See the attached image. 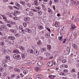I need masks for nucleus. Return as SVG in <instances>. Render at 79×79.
<instances>
[{
  "label": "nucleus",
  "instance_id": "1",
  "mask_svg": "<svg viewBox=\"0 0 79 79\" xmlns=\"http://www.w3.org/2000/svg\"><path fill=\"white\" fill-rule=\"evenodd\" d=\"M13 56L14 57V58L15 60H19L21 59V56H19L18 54L16 53L14 54Z\"/></svg>",
  "mask_w": 79,
  "mask_h": 79
},
{
  "label": "nucleus",
  "instance_id": "2",
  "mask_svg": "<svg viewBox=\"0 0 79 79\" xmlns=\"http://www.w3.org/2000/svg\"><path fill=\"white\" fill-rule=\"evenodd\" d=\"M37 64L39 66H42V65H43V63L41 61H38L37 63Z\"/></svg>",
  "mask_w": 79,
  "mask_h": 79
},
{
  "label": "nucleus",
  "instance_id": "3",
  "mask_svg": "<svg viewBox=\"0 0 79 79\" xmlns=\"http://www.w3.org/2000/svg\"><path fill=\"white\" fill-rule=\"evenodd\" d=\"M30 20H31V19L29 17H26L24 18V21H30Z\"/></svg>",
  "mask_w": 79,
  "mask_h": 79
},
{
  "label": "nucleus",
  "instance_id": "4",
  "mask_svg": "<svg viewBox=\"0 0 79 79\" xmlns=\"http://www.w3.org/2000/svg\"><path fill=\"white\" fill-rule=\"evenodd\" d=\"M25 31L26 32H28L29 33H31V32H32V30L29 28H26Z\"/></svg>",
  "mask_w": 79,
  "mask_h": 79
},
{
  "label": "nucleus",
  "instance_id": "5",
  "mask_svg": "<svg viewBox=\"0 0 79 79\" xmlns=\"http://www.w3.org/2000/svg\"><path fill=\"white\" fill-rule=\"evenodd\" d=\"M19 48L22 51H24V50H25V48L24 47L22 46H20L19 47Z\"/></svg>",
  "mask_w": 79,
  "mask_h": 79
},
{
  "label": "nucleus",
  "instance_id": "6",
  "mask_svg": "<svg viewBox=\"0 0 79 79\" xmlns=\"http://www.w3.org/2000/svg\"><path fill=\"white\" fill-rule=\"evenodd\" d=\"M8 38L10 39L11 40H14L15 39V38L14 36H10L8 37Z\"/></svg>",
  "mask_w": 79,
  "mask_h": 79
},
{
  "label": "nucleus",
  "instance_id": "7",
  "mask_svg": "<svg viewBox=\"0 0 79 79\" xmlns=\"http://www.w3.org/2000/svg\"><path fill=\"white\" fill-rule=\"evenodd\" d=\"M45 36L46 38H50V34L47 33L45 35Z\"/></svg>",
  "mask_w": 79,
  "mask_h": 79
},
{
  "label": "nucleus",
  "instance_id": "8",
  "mask_svg": "<svg viewBox=\"0 0 79 79\" xmlns=\"http://www.w3.org/2000/svg\"><path fill=\"white\" fill-rule=\"evenodd\" d=\"M14 70L15 71V72H18V73H20V70L19 69H18V68H15Z\"/></svg>",
  "mask_w": 79,
  "mask_h": 79
},
{
  "label": "nucleus",
  "instance_id": "9",
  "mask_svg": "<svg viewBox=\"0 0 79 79\" xmlns=\"http://www.w3.org/2000/svg\"><path fill=\"white\" fill-rule=\"evenodd\" d=\"M34 53L35 55L37 56L39 55V51L37 50H35Z\"/></svg>",
  "mask_w": 79,
  "mask_h": 79
},
{
  "label": "nucleus",
  "instance_id": "10",
  "mask_svg": "<svg viewBox=\"0 0 79 79\" xmlns=\"http://www.w3.org/2000/svg\"><path fill=\"white\" fill-rule=\"evenodd\" d=\"M59 39L60 41H61L62 42V41H63L64 39H63V36H59Z\"/></svg>",
  "mask_w": 79,
  "mask_h": 79
},
{
  "label": "nucleus",
  "instance_id": "11",
  "mask_svg": "<svg viewBox=\"0 0 79 79\" xmlns=\"http://www.w3.org/2000/svg\"><path fill=\"white\" fill-rule=\"evenodd\" d=\"M38 28L39 29H40V30H42L44 28L43 27V26L42 25H40L38 26Z\"/></svg>",
  "mask_w": 79,
  "mask_h": 79
},
{
  "label": "nucleus",
  "instance_id": "12",
  "mask_svg": "<svg viewBox=\"0 0 79 79\" xmlns=\"http://www.w3.org/2000/svg\"><path fill=\"white\" fill-rule=\"evenodd\" d=\"M66 50H67V52L69 53V52H70L71 48L69 46L67 47Z\"/></svg>",
  "mask_w": 79,
  "mask_h": 79
},
{
  "label": "nucleus",
  "instance_id": "13",
  "mask_svg": "<svg viewBox=\"0 0 79 79\" xmlns=\"http://www.w3.org/2000/svg\"><path fill=\"white\" fill-rule=\"evenodd\" d=\"M75 28H76V26H75V25H74V24H72L71 29H72V30H74Z\"/></svg>",
  "mask_w": 79,
  "mask_h": 79
},
{
  "label": "nucleus",
  "instance_id": "14",
  "mask_svg": "<svg viewBox=\"0 0 79 79\" xmlns=\"http://www.w3.org/2000/svg\"><path fill=\"white\" fill-rule=\"evenodd\" d=\"M34 2L35 5L38 6V1L37 0H35V1H34Z\"/></svg>",
  "mask_w": 79,
  "mask_h": 79
},
{
  "label": "nucleus",
  "instance_id": "15",
  "mask_svg": "<svg viewBox=\"0 0 79 79\" xmlns=\"http://www.w3.org/2000/svg\"><path fill=\"white\" fill-rule=\"evenodd\" d=\"M46 50H47L46 48H42L41 49V52H45Z\"/></svg>",
  "mask_w": 79,
  "mask_h": 79
},
{
  "label": "nucleus",
  "instance_id": "16",
  "mask_svg": "<svg viewBox=\"0 0 79 79\" xmlns=\"http://www.w3.org/2000/svg\"><path fill=\"white\" fill-rule=\"evenodd\" d=\"M20 3L22 4V5H25L26 4V3H25V2L24 1H20Z\"/></svg>",
  "mask_w": 79,
  "mask_h": 79
},
{
  "label": "nucleus",
  "instance_id": "17",
  "mask_svg": "<svg viewBox=\"0 0 79 79\" xmlns=\"http://www.w3.org/2000/svg\"><path fill=\"white\" fill-rule=\"evenodd\" d=\"M56 76L54 75V76H53V75H50L49 76V78H50V79H54V78H55V77Z\"/></svg>",
  "mask_w": 79,
  "mask_h": 79
},
{
  "label": "nucleus",
  "instance_id": "18",
  "mask_svg": "<svg viewBox=\"0 0 79 79\" xmlns=\"http://www.w3.org/2000/svg\"><path fill=\"white\" fill-rule=\"evenodd\" d=\"M59 26H60V23H59L56 22L55 23L56 27H58Z\"/></svg>",
  "mask_w": 79,
  "mask_h": 79
},
{
  "label": "nucleus",
  "instance_id": "19",
  "mask_svg": "<svg viewBox=\"0 0 79 79\" xmlns=\"http://www.w3.org/2000/svg\"><path fill=\"white\" fill-rule=\"evenodd\" d=\"M21 56L22 58H23V59H24V58H25L26 57V55L24 54H21Z\"/></svg>",
  "mask_w": 79,
  "mask_h": 79
},
{
  "label": "nucleus",
  "instance_id": "20",
  "mask_svg": "<svg viewBox=\"0 0 79 79\" xmlns=\"http://www.w3.org/2000/svg\"><path fill=\"white\" fill-rule=\"evenodd\" d=\"M48 11L49 13L51 14L52 13V9H51L50 8H48Z\"/></svg>",
  "mask_w": 79,
  "mask_h": 79
},
{
  "label": "nucleus",
  "instance_id": "21",
  "mask_svg": "<svg viewBox=\"0 0 79 79\" xmlns=\"http://www.w3.org/2000/svg\"><path fill=\"white\" fill-rule=\"evenodd\" d=\"M7 61H8V60H7L4 59L3 60L2 63H6Z\"/></svg>",
  "mask_w": 79,
  "mask_h": 79
},
{
  "label": "nucleus",
  "instance_id": "22",
  "mask_svg": "<svg viewBox=\"0 0 79 79\" xmlns=\"http://www.w3.org/2000/svg\"><path fill=\"white\" fill-rule=\"evenodd\" d=\"M10 31H11V32H12L13 33H15L16 32V31L15 30H13V29H10Z\"/></svg>",
  "mask_w": 79,
  "mask_h": 79
},
{
  "label": "nucleus",
  "instance_id": "23",
  "mask_svg": "<svg viewBox=\"0 0 79 79\" xmlns=\"http://www.w3.org/2000/svg\"><path fill=\"white\" fill-rule=\"evenodd\" d=\"M2 65L3 67H5V68H6L7 66V65L6 63H3Z\"/></svg>",
  "mask_w": 79,
  "mask_h": 79
},
{
  "label": "nucleus",
  "instance_id": "24",
  "mask_svg": "<svg viewBox=\"0 0 79 79\" xmlns=\"http://www.w3.org/2000/svg\"><path fill=\"white\" fill-rule=\"evenodd\" d=\"M73 47L75 49H77V45L76 44H73L72 45Z\"/></svg>",
  "mask_w": 79,
  "mask_h": 79
},
{
  "label": "nucleus",
  "instance_id": "25",
  "mask_svg": "<svg viewBox=\"0 0 79 79\" xmlns=\"http://www.w3.org/2000/svg\"><path fill=\"white\" fill-rule=\"evenodd\" d=\"M19 51L18 50L16 49L14 50V53H19Z\"/></svg>",
  "mask_w": 79,
  "mask_h": 79
},
{
  "label": "nucleus",
  "instance_id": "26",
  "mask_svg": "<svg viewBox=\"0 0 79 79\" xmlns=\"http://www.w3.org/2000/svg\"><path fill=\"white\" fill-rule=\"evenodd\" d=\"M8 23H10V24H13V25H14L15 24V23L13 22L12 21H9Z\"/></svg>",
  "mask_w": 79,
  "mask_h": 79
},
{
  "label": "nucleus",
  "instance_id": "27",
  "mask_svg": "<svg viewBox=\"0 0 79 79\" xmlns=\"http://www.w3.org/2000/svg\"><path fill=\"white\" fill-rule=\"evenodd\" d=\"M30 53H31L32 54H34V51L32 50V49H31L30 50Z\"/></svg>",
  "mask_w": 79,
  "mask_h": 79
},
{
  "label": "nucleus",
  "instance_id": "28",
  "mask_svg": "<svg viewBox=\"0 0 79 79\" xmlns=\"http://www.w3.org/2000/svg\"><path fill=\"white\" fill-rule=\"evenodd\" d=\"M37 44L38 45H40L42 44V42L40 40H39L37 43Z\"/></svg>",
  "mask_w": 79,
  "mask_h": 79
},
{
  "label": "nucleus",
  "instance_id": "29",
  "mask_svg": "<svg viewBox=\"0 0 79 79\" xmlns=\"http://www.w3.org/2000/svg\"><path fill=\"white\" fill-rule=\"evenodd\" d=\"M2 31H3V29H7L5 25L2 26Z\"/></svg>",
  "mask_w": 79,
  "mask_h": 79
},
{
  "label": "nucleus",
  "instance_id": "30",
  "mask_svg": "<svg viewBox=\"0 0 79 79\" xmlns=\"http://www.w3.org/2000/svg\"><path fill=\"white\" fill-rule=\"evenodd\" d=\"M28 72H27V70H24L23 71V73L24 74H27V73Z\"/></svg>",
  "mask_w": 79,
  "mask_h": 79
},
{
  "label": "nucleus",
  "instance_id": "31",
  "mask_svg": "<svg viewBox=\"0 0 79 79\" xmlns=\"http://www.w3.org/2000/svg\"><path fill=\"white\" fill-rule=\"evenodd\" d=\"M15 5L18 7H20V5L18 3L16 2Z\"/></svg>",
  "mask_w": 79,
  "mask_h": 79
},
{
  "label": "nucleus",
  "instance_id": "32",
  "mask_svg": "<svg viewBox=\"0 0 79 79\" xmlns=\"http://www.w3.org/2000/svg\"><path fill=\"white\" fill-rule=\"evenodd\" d=\"M5 45V42H1L0 44V45L1 46H3V45Z\"/></svg>",
  "mask_w": 79,
  "mask_h": 79
},
{
  "label": "nucleus",
  "instance_id": "33",
  "mask_svg": "<svg viewBox=\"0 0 79 79\" xmlns=\"http://www.w3.org/2000/svg\"><path fill=\"white\" fill-rule=\"evenodd\" d=\"M35 69L36 71H38V70H40V68L39 67H35Z\"/></svg>",
  "mask_w": 79,
  "mask_h": 79
},
{
  "label": "nucleus",
  "instance_id": "34",
  "mask_svg": "<svg viewBox=\"0 0 79 79\" xmlns=\"http://www.w3.org/2000/svg\"><path fill=\"white\" fill-rule=\"evenodd\" d=\"M6 58L8 60H10V57L9 56H6Z\"/></svg>",
  "mask_w": 79,
  "mask_h": 79
},
{
  "label": "nucleus",
  "instance_id": "35",
  "mask_svg": "<svg viewBox=\"0 0 79 79\" xmlns=\"http://www.w3.org/2000/svg\"><path fill=\"white\" fill-rule=\"evenodd\" d=\"M22 34H25L26 33V31L24 30L23 29L22 30Z\"/></svg>",
  "mask_w": 79,
  "mask_h": 79
},
{
  "label": "nucleus",
  "instance_id": "36",
  "mask_svg": "<svg viewBox=\"0 0 79 79\" xmlns=\"http://www.w3.org/2000/svg\"><path fill=\"white\" fill-rule=\"evenodd\" d=\"M23 25L24 27H26V26H27V23H23Z\"/></svg>",
  "mask_w": 79,
  "mask_h": 79
},
{
  "label": "nucleus",
  "instance_id": "37",
  "mask_svg": "<svg viewBox=\"0 0 79 79\" xmlns=\"http://www.w3.org/2000/svg\"><path fill=\"white\" fill-rule=\"evenodd\" d=\"M15 35L17 37H19L20 36L19 34H15Z\"/></svg>",
  "mask_w": 79,
  "mask_h": 79
},
{
  "label": "nucleus",
  "instance_id": "38",
  "mask_svg": "<svg viewBox=\"0 0 79 79\" xmlns=\"http://www.w3.org/2000/svg\"><path fill=\"white\" fill-rule=\"evenodd\" d=\"M60 74L61 75V76H65L64 73L62 72L60 73Z\"/></svg>",
  "mask_w": 79,
  "mask_h": 79
},
{
  "label": "nucleus",
  "instance_id": "39",
  "mask_svg": "<svg viewBox=\"0 0 79 79\" xmlns=\"http://www.w3.org/2000/svg\"><path fill=\"white\" fill-rule=\"evenodd\" d=\"M62 62L63 63H66V62H67L66 60L64 59L62 61Z\"/></svg>",
  "mask_w": 79,
  "mask_h": 79
},
{
  "label": "nucleus",
  "instance_id": "40",
  "mask_svg": "<svg viewBox=\"0 0 79 79\" xmlns=\"http://www.w3.org/2000/svg\"><path fill=\"white\" fill-rule=\"evenodd\" d=\"M7 26H8V27H11V25L10 24H7Z\"/></svg>",
  "mask_w": 79,
  "mask_h": 79
},
{
  "label": "nucleus",
  "instance_id": "41",
  "mask_svg": "<svg viewBox=\"0 0 79 79\" xmlns=\"http://www.w3.org/2000/svg\"><path fill=\"white\" fill-rule=\"evenodd\" d=\"M41 77V75L39 74L37 76V78H40Z\"/></svg>",
  "mask_w": 79,
  "mask_h": 79
},
{
  "label": "nucleus",
  "instance_id": "42",
  "mask_svg": "<svg viewBox=\"0 0 79 79\" xmlns=\"http://www.w3.org/2000/svg\"><path fill=\"white\" fill-rule=\"evenodd\" d=\"M23 27L21 26H20L19 27V29H20V30H21H21H23Z\"/></svg>",
  "mask_w": 79,
  "mask_h": 79
},
{
  "label": "nucleus",
  "instance_id": "43",
  "mask_svg": "<svg viewBox=\"0 0 79 79\" xmlns=\"http://www.w3.org/2000/svg\"><path fill=\"white\" fill-rule=\"evenodd\" d=\"M71 23V21L69 20H68L66 22L67 24H69V23Z\"/></svg>",
  "mask_w": 79,
  "mask_h": 79
},
{
  "label": "nucleus",
  "instance_id": "44",
  "mask_svg": "<svg viewBox=\"0 0 79 79\" xmlns=\"http://www.w3.org/2000/svg\"><path fill=\"white\" fill-rule=\"evenodd\" d=\"M75 21L76 22H77L78 21H79V19L76 18L75 19Z\"/></svg>",
  "mask_w": 79,
  "mask_h": 79
},
{
  "label": "nucleus",
  "instance_id": "45",
  "mask_svg": "<svg viewBox=\"0 0 79 79\" xmlns=\"http://www.w3.org/2000/svg\"><path fill=\"white\" fill-rule=\"evenodd\" d=\"M66 39H64V40L63 41V44H64V43H66Z\"/></svg>",
  "mask_w": 79,
  "mask_h": 79
},
{
  "label": "nucleus",
  "instance_id": "46",
  "mask_svg": "<svg viewBox=\"0 0 79 79\" xmlns=\"http://www.w3.org/2000/svg\"><path fill=\"white\" fill-rule=\"evenodd\" d=\"M73 72H76V70H75V69H73L72 71H71V73H73Z\"/></svg>",
  "mask_w": 79,
  "mask_h": 79
},
{
  "label": "nucleus",
  "instance_id": "47",
  "mask_svg": "<svg viewBox=\"0 0 79 79\" xmlns=\"http://www.w3.org/2000/svg\"><path fill=\"white\" fill-rule=\"evenodd\" d=\"M38 14L39 15H42V12H41V11H40V12H39Z\"/></svg>",
  "mask_w": 79,
  "mask_h": 79
},
{
  "label": "nucleus",
  "instance_id": "48",
  "mask_svg": "<svg viewBox=\"0 0 79 79\" xmlns=\"http://www.w3.org/2000/svg\"><path fill=\"white\" fill-rule=\"evenodd\" d=\"M13 67H10L9 68V70H11V69H12L13 68Z\"/></svg>",
  "mask_w": 79,
  "mask_h": 79
},
{
  "label": "nucleus",
  "instance_id": "49",
  "mask_svg": "<svg viewBox=\"0 0 79 79\" xmlns=\"http://www.w3.org/2000/svg\"><path fill=\"white\" fill-rule=\"evenodd\" d=\"M15 76H16V75L14 74L11 75V77H15Z\"/></svg>",
  "mask_w": 79,
  "mask_h": 79
},
{
  "label": "nucleus",
  "instance_id": "50",
  "mask_svg": "<svg viewBox=\"0 0 79 79\" xmlns=\"http://www.w3.org/2000/svg\"><path fill=\"white\" fill-rule=\"evenodd\" d=\"M68 71L67 69H65L64 70V73H67Z\"/></svg>",
  "mask_w": 79,
  "mask_h": 79
},
{
  "label": "nucleus",
  "instance_id": "51",
  "mask_svg": "<svg viewBox=\"0 0 79 79\" xmlns=\"http://www.w3.org/2000/svg\"><path fill=\"white\" fill-rule=\"evenodd\" d=\"M53 8L54 10H56V8L55 7V6H53Z\"/></svg>",
  "mask_w": 79,
  "mask_h": 79
},
{
  "label": "nucleus",
  "instance_id": "52",
  "mask_svg": "<svg viewBox=\"0 0 79 79\" xmlns=\"http://www.w3.org/2000/svg\"><path fill=\"white\" fill-rule=\"evenodd\" d=\"M3 69L2 67H1L0 68V70L1 71H2V70Z\"/></svg>",
  "mask_w": 79,
  "mask_h": 79
},
{
  "label": "nucleus",
  "instance_id": "53",
  "mask_svg": "<svg viewBox=\"0 0 79 79\" xmlns=\"http://www.w3.org/2000/svg\"><path fill=\"white\" fill-rule=\"evenodd\" d=\"M14 13H15L16 14V13H17V14H18V11H16V10H15L14 11Z\"/></svg>",
  "mask_w": 79,
  "mask_h": 79
},
{
  "label": "nucleus",
  "instance_id": "54",
  "mask_svg": "<svg viewBox=\"0 0 79 79\" xmlns=\"http://www.w3.org/2000/svg\"><path fill=\"white\" fill-rule=\"evenodd\" d=\"M32 10H33L34 12H37V10H34V9H32Z\"/></svg>",
  "mask_w": 79,
  "mask_h": 79
},
{
  "label": "nucleus",
  "instance_id": "55",
  "mask_svg": "<svg viewBox=\"0 0 79 79\" xmlns=\"http://www.w3.org/2000/svg\"><path fill=\"white\" fill-rule=\"evenodd\" d=\"M41 6H42V7H43V8H45L46 7L44 5V4H42Z\"/></svg>",
  "mask_w": 79,
  "mask_h": 79
},
{
  "label": "nucleus",
  "instance_id": "56",
  "mask_svg": "<svg viewBox=\"0 0 79 79\" xmlns=\"http://www.w3.org/2000/svg\"><path fill=\"white\" fill-rule=\"evenodd\" d=\"M62 59H63V57H59V59L60 60H62Z\"/></svg>",
  "mask_w": 79,
  "mask_h": 79
},
{
  "label": "nucleus",
  "instance_id": "57",
  "mask_svg": "<svg viewBox=\"0 0 79 79\" xmlns=\"http://www.w3.org/2000/svg\"><path fill=\"white\" fill-rule=\"evenodd\" d=\"M7 79H13V78H12V77H9L7 78Z\"/></svg>",
  "mask_w": 79,
  "mask_h": 79
},
{
  "label": "nucleus",
  "instance_id": "58",
  "mask_svg": "<svg viewBox=\"0 0 79 79\" xmlns=\"http://www.w3.org/2000/svg\"><path fill=\"white\" fill-rule=\"evenodd\" d=\"M54 2L55 3H57L58 2V0H54Z\"/></svg>",
  "mask_w": 79,
  "mask_h": 79
},
{
  "label": "nucleus",
  "instance_id": "59",
  "mask_svg": "<svg viewBox=\"0 0 79 79\" xmlns=\"http://www.w3.org/2000/svg\"><path fill=\"white\" fill-rule=\"evenodd\" d=\"M0 35H2H2H3V33H2V32H1V31H0Z\"/></svg>",
  "mask_w": 79,
  "mask_h": 79
},
{
  "label": "nucleus",
  "instance_id": "60",
  "mask_svg": "<svg viewBox=\"0 0 79 79\" xmlns=\"http://www.w3.org/2000/svg\"><path fill=\"white\" fill-rule=\"evenodd\" d=\"M20 76L21 77H24V75H23L22 73H21L20 74Z\"/></svg>",
  "mask_w": 79,
  "mask_h": 79
},
{
  "label": "nucleus",
  "instance_id": "61",
  "mask_svg": "<svg viewBox=\"0 0 79 79\" xmlns=\"http://www.w3.org/2000/svg\"><path fill=\"white\" fill-rule=\"evenodd\" d=\"M29 8H27V9H26V11H29Z\"/></svg>",
  "mask_w": 79,
  "mask_h": 79
},
{
  "label": "nucleus",
  "instance_id": "62",
  "mask_svg": "<svg viewBox=\"0 0 79 79\" xmlns=\"http://www.w3.org/2000/svg\"><path fill=\"white\" fill-rule=\"evenodd\" d=\"M33 15H34V13H33V12H31V13L30 15L32 16H33Z\"/></svg>",
  "mask_w": 79,
  "mask_h": 79
},
{
  "label": "nucleus",
  "instance_id": "63",
  "mask_svg": "<svg viewBox=\"0 0 79 79\" xmlns=\"http://www.w3.org/2000/svg\"><path fill=\"white\" fill-rule=\"evenodd\" d=\"M51 48H52L51 47V46H49L48 47V48H49V49H51Z\"/></svg>",
  "mask_w": 79,
  "mask_h": 79
},
{
  "label": "nucleus",
  "instance_id": "64",
  "mask_svg": "<svg viewBox=\"0 0 79 79\" xmlns=\"http://www.w3.org/2000/svg\"><path fill=\"white\" fill-rule=\"evenodd\" d=\"M4 2H8V0H3Z\"/></svg>",
  "mask_w": 79,
  "mask_h": 79
}]
</instances>
